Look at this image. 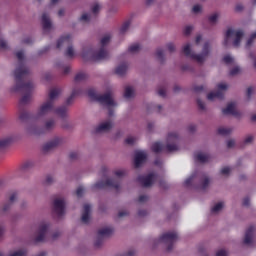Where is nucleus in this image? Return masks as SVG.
Listing matches in <instances>:
<instances>
[{
    "instance_id": "f257e3e1",
    "label": "nucleus",
    "mask_w": 256,
    "mask_h": 256,
    "mask_svg": "<svg viewBox=\"0 0 256 256\" xmlns=\"http://www.w3.org/2000/svg\"><path fill=\"white\" fill-rule=\"evenodd\" d=\"M61 95V89L54 88L49 92V99L44 102L35 116L31 115L27 111H21L19 114L20 121H29V119H41L44 115H48V113H53V111L59 117H66L67 115V107L61 106L55 109V100Z\"/></svg>"
},
{
    "instance_id": "f03ea898",
    "label": "nucleus",
    "mask_w": 256,
    "mask_h": 256,
    "mask_svg": "<svg viewBox=\"0 0 256 256\" xmlns=\"http://www.w3.org/2000/svg\"><path fill=\"white\" fill-rule=\"evenodd\" d=\"M16 57L20 63V66L14 71V79L16 81V85L13 91H26V95H24L20 100V105H27L31 101V91H33V82L25 83L23 79L25 76L29 75V68L23 66V60L25 56L23 51H18L16 53Z\"/></svg>"
},
{
    "instance_id": "7ed1b4c3",
    "label": "nucleus",
    "mask_w": 256,
    "mask_h": 256,
    "mask_svg": "<svg viewBox=\"0 0 256 256\" xmlns=\"http://www.w3.org/2000/svg\"><path fill=\"white\" fill-rule=\"evenodd\" d=\"M109 41H111V36H104L100 41V49L96 52H93L92 50L83 52V59H87V57H89L90 61H107V59H109V52L107 51V48H105V46L109 43Z\"/></svg>"
},
{
    "instance_id": "20e7f679",
    "label": "nucleus",
    "mask_w": 256,
    "mask_h": 256,
    "mask_svg": "<svg viewBox=\"0 0 256 256\" xmlns=\"http://www.w3.org/2000/svg\"><path fill=\"white\" fill-rule=\"evenodd\" d=\"M209 49L210 45L209 42H206L203 46L202 53L201 54H195L191 51V45L186 44L183 47L182 52L186 57H190V59H193L194 61H197V63H203L205 61V58L209 56Z\"/></svg>"
},
{
    "instance_id": "39448f33",
    "label": "nucleus",
    "mask_w": 256,
    "mask_h": 256,
    "mask_svg": "<svg viewBox=\"0 0 256 256\" xmlns=\"http://www.w3.org/2000/svg\"><path fill=\"white\" fill-rule=\"evenodd\" d=\"M88 97L91 99V101H97L100 103V105H105L106 107H115V101L113 100L110 92L99 95L97 92H95V89L91 88L88 90Z\"/></svg>"
},
{
    "instance_id": "423d86ee",
    "label": "nucleus",
    "mask_w": 256,
    "mask_h": 256,
    "mask_svg": "<svg viewBox=\"0 0 256 256\" xmlns=\"http://www.w3.org/2000/svg\"><path fill=\"white\" fill-rule=\"evenodd\" d=\"M233 35H235V39L233 41L234 47H239V45H241V39H243V35H244L243 30L235 31L229 28L225 34V39L223 43L224 47H227V45H229V38L233 37Z\"/></svg>"
},
{
    "instance_id": "0eeeda50",
    "label": "nucleus",
    "mask_w": 256,
    "mask_h": 256,
    "mask_svg": "<svg viewBox=\"0 0 256 256\" xmlns=\"http://www.w3.org/2000/svg\"><path fill=\"white\" fill-rule=\"evenodd\" d=\"M72 38H71V34H67L65 36H62L58 42H57V49H61V47H63V45H69L67 50H66V57H74L75 56V51L73 50V46L71 45L72 43Z\"/></svg>"
},
{
    "instance_id": "6e6552de",
    "label": "nucleus",
    "mask_w": 256,
    "mask_h": 256,
    "mask_svg": "<svg viewBox=\"0 0 256 256\" xmlns=\"http://www.w3.org/2000/svg\"><path fill=\"white\" fill-rule=\"evenodd\" d=\"M177 239V232H167L160 236L159 241L168 245L167 251H173V245H175V241H177Z\"/></svg>"
},
{
    "instance_id": "1a4fd4ad",
    "label": "nucleus",
    "mask_w": 256,
    "mask_h": 256,
    "mask_svg": "<svg viewBox=\"0 0 256 256\" xmlns=\"http://www.w3.org/2000/svg\"><path fill=\"white\" fill-rule=\"evenodd\" d=\"M152 151L154 153H161L162 151H164L165 153H172V151H179V146H177L176 144H167L165 146L161 142H155L152 145Z\"/></svg>"
},
{
    "instance_id": "9d476101",
    "label": "nucleus",
    "mask_w": 256,
    "mask_h": 256,
    "mask_svg": "<svg viewBox=\"0 0 256 256\" xmlns=\"http://www.w3.org/2000/svg\"><path fill=\"white\" fill-rule=\"evenodd\" d=\"M105 187H112L113 189L119 191L121 183L118 179H107L106 181H99L94 185L95 189H105Z\"/></svg>"
},
{
    "instance_id": "9b49d317",
    "label": "nucleus",
    "mask_w": 256,
    "mask_h": 256,
    "mask_svg": "<svg viewBox=\"0 0 256 256\" xmlns=\"http://www.w3.org/2000/svg\"><path fill=\"white\" fill-rule=\"evenodd\" d=\"M113 234V228L107 227L98 230V237L94 243V247L99 248L103 245V237H110Z\"/></svg>"
},
{
    "instance_id": "f8f14e48",
    "label": "nucleus",
    "mask_w": 256,
    "mask_h": 256,
    "mask_svg": "<svg viewBox=\"0 0 256 256\" xmlns=\"http://www.w3.org/2000/svg\"><path fill=\"white\" fill-rule=\"evenodd\" d=\"M217 91L216 92H210L207 95L208 101H213V99H223L225 97V94H223V91H226L227 84L220 83L217 85Z\"/></svg>"
},
{
    "instance_id": "ddd939ff",
    "label": "nucleus",
    "mask_w": 256,
    "mask_h": 256,
    "mask_svg": "<svg viewBox=\"0 0 256 256\" xmlns=\"http://www.w3.org/2000/svg\"><path fill=\"white\" fill-rule=\"evenodd\" d=\"M155 179H157V176L153 173H150L146 176H138L137 181L140 183V185H142V187H151V185H153L155 182Z\"/></svg>"
},
{
    "instance_id": "4468645a",
    "label": "nucleus",
    "mask_w": 256,
    "mask_h": 256,
    "mask_svg": "<svg viewBox=\"0 0 256 256\" xmlns=\"http://www.w3.org/2000/svg\"><path fill=\"white\" fill-rule=\"evenodd\" d=\"M53 205L56 215H58V217H63V215H65V200L55 199Z\"/></svg>"
},
{
    "instance_id": "2eb2a0df",
    "label": "nucleus",
    "mask_w": 256,
    "mask_h": 256,
    "mask_svg": "<svg viewBox=\"0 0 256 256\" xmlns=\"http://www.w3.org/2000/svg\"><path fill=\"white\" fill-rule=\"evenodd\" d=\"M147 161V154L145 152H136L134 157V166L136 169H139L143 163Z\"/></svg>"
},
{
    "instance_id": "dca6fc26",
    "label": "nucleus",
    "mask_w": 256,
    "mask_h": 256,
    "mask_svg": "<svg viewBox=\"0 0 256 256\" xmlns=\"http://www.w3.org/2000/svg\"><path fill=\"white\" fill-rule=\"evenodd\" d=\"M59 145H61V139L55 138L54 140L44 144L42 150L44 153H49V151H52V149H55V147H59Z\"/></svg>"
},
{
    "instance_id": "f3484780",
    "label": "nucleus",
    "mask_w": 256,
    "mask_h": 256,
    "mask_svg": "<svg viewBox=\"0 0 256 256\" xmlns=\"http://www.w3.org/2000/svg\"><path fill=\"white\" fill-rule=\"evenodd\" d=\"M47 229H49V224H41L39 227V234L35 238L36 243H43L45 241V235L47 234Z\"/></svg>"
},
{
    "instance_id": "a211bd4d",
    "label": "nucleus",
    "mask_w": 256,
    "mask_h": 256,
    "mask_svg": "<svg viewBox=\"0 0 256 256\" xmlns=\"http://www.w3.org/2000/svg\"><path fill=\"white\" fill-rule=\"evenodd\" d=\"M90 219H91V205L85 204L83 207L81 221H82V223L87 225V223H89Z\"/></svg>"
},
{
    "instance_id": "6ab92c4d",
    "label": "nucleus",
    "mask_w": 256,
    "mask_h": 256,
    "mask_svg": "<svg viewBox=\"0 0 256 256\" xmlns=\"http://www.w3.org/2000/svg\"><path fill=\"white\" fill-rule=\"evenodd\" d=\"M15 201H17V192H10L8 203L3 206L2 213H7Z\"/></svg>"
},
{
    "instance_id": "aec40b11",
    "label": "nucleus",
    "mask_w": 256,
    "mask_h": 256,
    "mask_svg": "<svg viewBox=\"0 0 256 256\" xmlns=\"http://www.w3.org/2000/svg\"><path fill=\"white\" fill-rule=\"evenodd\" d=\"M223 115H233L234 117L239 116V112L235 109V103H230L226 108L222 109Z\"/></svg>"
},
{
    "instance_id": "412c9836",
    "label": "nucleus",
    "mask_w": 256,
    "mask_h": 256,
    "mask_svg": "<svg viewBox=\"0 0 256 256\" xmlns=\"http://www.w3.org/2000/svg\"><path fill=\"white\" fill-rule=\"evenodd\" d=\"M42 27H43V31L44 33H47V31H51V19H49V14L47 13H43L42 14Z\"/></svg>"
},
{
    "instance_id": "4be33fe9",
    "label": "nucleus",
    "mask_w": 256,
    "mask_h": 256,
    "mask_svg": "<svg viewBox=\"0 0 256 256\" xmlns=\"http://www.w3.org/2000/svg\"><path fill=\"white\" fill-rule=\"evenodd\" d=\"M253 233H255V226H250L245 233L244 245H250L253 242Z\"/></svg>"
},
{
    "instance_id": "5701e85b",
    "label": "nucleus",
    "mask_w": 256,
    "mask_h": 256,
    "mask_svg": "<svg viewBox=\"0 0 256 256\" xmlns=\"http://www.w3.org/2000/svg\"><path fill=\"white\" fill-rule=\"evenodd\" d=\"M113 129V123L111 121H106L96 127V133H103L105 131H111Z\"/></svg>"
},
{
    "instance_id": "b1692460",
    "label": "nucleus",
    "mask_w": 256,
    "mask_h": 256,
    "mask_svg": "<svg viewBox=\"0 0 256 256\" xmlns=\"http://www.w3.org/2000/svg\"><path fill=\"white\" fill-rule=\"evenodd\" d=\"M195 161H198L199 163H207L209 161L210 156L209 154H203L201 152H198L194 155Z\"/></svg>"
},
{
    "instance_id": "393cba45",
    "label": "nucleus",
    "mask_w": 256,
    "mask_h": 256,
    "mask_svg": "<svg viewBox=\"0 0 256 256\" xmlns=\"http://www.w3.org/2000/svg\"><path fill=\"white\" fill-rule=\"evenodd\" d=\"M127 63H123V64H120L116 69H115V74L116 75H120V76H123L125 75V73H127Z\"/></svg>"
},
{
    "instance_id": "a878e982",
    "label": "nucleus",
    "mask_w": 256,
    "mask_h": 256,
    "mask_svg": "<svg viewBox=\"0 0 256 256\" xmlns=\"http://www.w3.org/2000/svg\"><path fill=\"white\" fill-rule=\"evenodd\" d=\"M81 93H82L81 90L74 89L72 91L71 95L67 98L66 105H71V103H73V99H75V97H77V95H81Z\"/></svg>"
},
{
    "instance_id": "bb28decb",
    "label": "nucleus",
    "mask_w": 256,
    "mask_h": 256,
    "mask_svg": "<svg viewBox=\"0 0 256 256\" xmlns=\"http://www.w3.org/2000/svg\"><path fill=\"white\" fill-rule=\"evenodd\" d=\"M13 143V138L8 137L0 140V149H5L9 147Z\"/></svg>"
},
{
    "instance_id": "cd10ccee",
    "label": "nucleus",
    "mask_w": 256,
    "mask_h": 256,
    "mask_svg": "<svg viewBox=\"0 0 256 256\" xmlns=\"http://www.w3.org/2000/svg\"><path fill=\"white\" fill-rule=\"evenodd\" d=\"M55 127V120H48L45 123L44 129L42 132H39L38 134L41 135V133H45V131H51Z\"/></svg>"
},
{
    "instance_id": "c85d7f7f",
    "label": "nucleus",
    "mask_w": 256,
    "mask_h": 256,
    "mask_svg": "<svg viewBox=\"0 0 256 256\" xmlns=\"http://www.w3.org/2000/svg\"><path fill=\"white\" fill-rule=\"evenodd\" d=\"M134 93L135 92L133 91V88L131 86L126 87L125 92H124L125 99H131V97H133Z\"/></svg>"
},
{
    "instance_id": "c756f323",
    "label": "nucleus",
    "mask_w": 256,
    "mask_h": 256,
    "mask_svg": "<svg viewBox=\"0 0 256 256\" xmlns=\"http://www.w3.org/2000/svg\"><path fill=\"white\" fill-rule=\"evenodd\" d=\"M85 79H87V74L80 72V73L76 74L74 81L76 83H79L80 81H85Z\"/></svg>"
},
{
    "instance_id": "7c9ffc66",
    "label": "nucleus",
    "mask_w": 256,
    "mask_h": 256,
    "mask_svg": "<svg viewBox=\"0 0 256 256\" xmlns=\"http://www.w3.org/2000/svg\"><path fill=\"white\" fill-rule=\"evenodd\" d=\"M156 57H157V59H159V61H161V63H163L165 61V54L163 52V49L158 48L156 50Z\"/></svg>"
},
{
    "instance_id": "2f4dec72",
    "label": "nucleus",
    "mask_w": 256,
    "mask_h": 256,
    "mask_svg": "<svg viewBox=\"0 0 256 256\" xmlns=\"http://www.w3.org/2000/svg\"><path fill=\"white\" fill-rule=\"evenodd\" d=\"M231 131H233L231 128L221 127V128H218L217 133H218V135H229V134H231Z\"/></svg>"
},
{
    "instance_id": "473e14b6",
    "label": "nucleus",
    "mask_w": 256,
    "mask_h": 256,
    "mask_svg": "<svg viewBox=\"0 0 256 256\" xmlns=\"http://www.w3.org/2000/svg\"><path fill=\"white\" fill-rule=\"evenodd\" d=\"M129 27H131V20H127L126 22H124L120 28V33H125Z\"/></svg>"
},
{
    "instance_id": "72a5a7b5",
    "label": "nucleus",
    "mask_w": 256,
    "mask_h": 256,
    "mask_svg": "<svg viewBox=\"0 0 256 256\" xmlns=\"http://www.w3.org/2000/svg\"><path fill=\"white\" fill-rule=\"evenodd\" d=\"M141 49V46L139 44H133L129 46L128 53H137Z\"/></svg>"
},
{
    "instance_id": "f704fd0d",
    "label": "nucleus",
    "mask_w": 256,
    "mask_h": 256,
    "mask_svg": "<svg viewBox=\"0 0 256 256\" xmlns=\"http://www.w3.org/2000/svg\"><path fill=\"white\" fill-rule=\"evenodd\" d=\"M221 209H223V202L217 203V204L211 209V212H212V213H219V211H221Z\"/></svg>"
},
{
    "instance_id": "c9c22d12",
    "label": "nucleus",
    "mask_w": 256,
    "mask_h": 256,
    "mask_svg": "<svg viewBox=\"0 0 256 256\" xmlns=\"http://www.w3.org/2000/svg\"><path fill=\"white\" fill-rule=\"evenodd\" d=\"M179 139V134L177 132H171L168 134V141H177Z\"/></svg>"
},
{
    "instance_id": "e433bc0d",
    "label": "nucleus",
    "mask_w": 256,
    "mask_h": 256,
    "mask_svg": "<svg viewBox=\"0 0 256 256\" xmlns=\"http://www.w3.org/2000/svg\"><path fill=\"white\" fill-rule=\"evenodd\" d=\"M256 39V32L253 33L250 38L248 39L247 43H246V47H251V45H253V41Z\"/></svg>"
},
{
    "instance_id": "4c0bfd02",
    "label": "nucleus",
    "mask_w": 256,
    "mask_h": 256,
    "mask_svg": "<svg viewBox=\"0 0 256 256\" xmlns=\"http://www.w3.org/2000/svg\"><path fill=\"white\" fill-rule=\"evenodd\" d=\"M10 256H27V252L25 250H18L10 254Z\"/></svg>"
},
{
    "instance_id": "58836bf2",
    "label": "nucleus",
    "mask_w": 256,
    "mask_h": 256,
    "mask_svg": "<svg viewBox=\"0 0 256 256\" xmlns=\"http://www.w3.org/2000/svg\"><path fill=\"white\" fill-rule=\"evenodd\" d=\"M31 167H33V162L28 161V162L23 164L22 169H23V171H27V169H31Z\"/></svg>"
},
{
    "instance_id": "ea45409f",
    "label": "nucleus",
    "mask_w": 256,
    "mask_h": 256,
    "mask_svg": "<svg viewBox=\"0 0 256 256\" xmlns=\"http://www.w3.org/2000/svg\"><path fill=\"white\" fill-rule=\"evenodd\" d=\"M83 193H85V189L83 188V186L78 187L76 190L77 197H83Z\"/></svg>"
},
{
    "instance_id": "a19ab883",
    "label": "nucleus",
    "mask_w": 256,
    "mask_h": 256,
    "mask_svg": "<svg viewBox=\"0 0 256 256\" xmlns=\"http://www.w3.org/2000/svg\"><path fill=\"white\" fill-rule=\"evenodd\" d=\"M197 105L201 111H205V102L204 101H202L201 99H197Z\"/></svg>"
},
{
    "instance_id": "79ce46f5",
    "label": "nucleus",
    "mask_w": 256,
    "mask_h": 256,
    "mask_svg": "<svg viewBox=\"0 0 256 256\" xmlns=\"http://www.w3.org/2000/svg\"><path fill=\"white\" fill-rule=\"evenodd\" d=\"M149 200V196H147V195H141V196H139V198H138V203H146V201H148Z\"/></svg>"
},
{
    "instance_id": "37998d69",
    "label": "nucleus",
    "mask_w": 256,
    "mask_h": 256,
    "mask_svg": "<svg viewBox=\"0 0 256 256\" xmlns=\"http://www.w3.org/2000/svg\"><path fill=\"white\" fill-rule=\"evenodd\" d=\"M220 173H221V175H229V173H231V168L226 166L221 169Z\"/></svg>"
},
{
    "instance_id": "c03bdc74",
    "label": "nucleus",
    "mask_w": 256,
    "mask_h": 256,
    "mask_svg": "<svg viewBox=\"0 0 256 256\" xmlns=\"http://www.w3.org/2000/svg\"><path fill=\"white\" fill-rule=\"evenodd\" d=\"M191 31H193V26H186L184 28V35H186V36L191 35Z\"/></svg>"
},
{
    "instance_id": "a18cd8bd",
    "label": "nucleus",
    "mask_w": 256,
    "mask_h": 256,
    "mask_svg": "<svg viewBox=\"0 0 256 256\" xmlns=\"http://www.w3.org/2000/svg\"><path fill=\"white\" fill-rule=\"evenodd\" d=\"M218 17H219V15H218L217 13L212 14V15L209 17V22H210V23H216Z\"/></svg>"
},
{
    "instance_id": "49530a36",
    "label": "nucleus",
    "mask_w": 256,
    "mask_h": 256,
    "mask_svg": "<svg viewBox=\"0 0 256 256\" xmlns=\"http://www.w3.org/2000/svg\"><path fill=\"white\" fill-rule=\"evenodd\" d=\"M224 63H226V65H229L232 61H233V57H231L230 55H226L223 58Z\"/></svg>"
},
{
    "instance_id": "de8ad7c7",
    "label": "nucleus",
    "mask_w": 256,
    "mask_h": 256,
    "mask_svg": "<svg viewBox=\"0 0 256 256\" xmlns=\"http://www.w3.org/2000/svg\"><path fill=\"white\" fill-rule=\"evenodd\" d=\"M209 187V179L207 177L202 181V189H207Z\"/></svg>"
},
{
    "instance_id": "09e8293b",
    "label": "nucleus",
    "mask_w": 256,
    "mask_h": 256,
    "mask_svg": "<svg viewBox=\"0 0 256 256\" xmlns=\"http://www.w3.org/2000/svg\"><path fill=\"white\" fill-rule=\"evenodd\" d=\"M241 71L239 67H234L232 70H230V75H238V73Z\"/></svg>"
},
{
    "instance_id": "8fccbe9b",
    "label": "nucleus",
    "mask_w": 256,
    "mask_h": 256,
    "mask_svg": "<svg viewBox=\"0 0 256 256\" xmlns=\"http://www.w3.org/2000/svg\"><path fill=\"white\" fill-rule=\"evenodd\" d=\"M193 13H201V5L196 4L192 8Z\"/></svg>"
},
{
    "instance_id": "3c124183",
    "label": "nucleus",
    "mask_w": 256,
    "mask_h": 256,
    "mask_svg": "<svg viewBox=\"0 0 256 256\" xmlns=\"http://www.w3.org/2000/svg\"><path fill=\"white\" fill-rule=\"evenodd\" d=\"M158 95H159L160 97H166L167 91L165 90V88H160V89L158 90Z\"/></svg>"
},
{
    "instance_id": "603ef678",
    "label": "nucleus",
    "mask_w": 256,
    "mask_h": 256,
    "mask_svg": "<svg viewBox=\"0 0 256 256\" xmlns=\"http://www.w3.org/2000/svg\"><path fill=\"white\" fill-rule=\"evenodd\" d=\"M99 9H101V7L99 6V4H96L92 7V13H94V15H97V13H99Z\"/></svg>"
},
{
    "instance_id": "864d4df0",
    "label": "nucleus",
    "mask_w": 256,
    "mask_h": 256,
    "mask_svg": "<svg viewBox=\"0 0 256 256\" xmlns=\"http://www.w3.org/2000/svg\"><path fill=\"white\" fill-rule=\"evenodd\" d=\"M125 143H126L127 145H133V143H135V138H133V137H128V138H126Z\"/></svg>"
},
{
    "instance_id": "5fc2aeb1",
    "label": "nucleus",
    "mask_w": 256,
    "mask_h": 256,
    "mask_svg": "<svg viewBox=\"0 0 256 256\" xmlns=\"http://www.w3.org/2000/svg\"><path fill=\"white\" fill-rule=\"evenodd\" d=\"M167 49H168V51H170V53H173V51H175V44L168 43L167 44Z\"/></svg>"
},
{
    "instance_id": "6e6d98bb",
    "label": "nucleus",
    "mask_w": 256,
    "mask_h": 256,
    "mask_svg": "<svg viewBox=\"0 0 256 256\" xmlns=\"http://www.w3.org/2000/svg\"><path fill=\"white\" fill-rule=\"evenodd\" d=\"M249 203H251V200L249 199V197H246L243 199L242 205L244 207H249Z\"/></svg>"
},
{
    "instance_id": "4d7b16f0",
    "label": "nucleus",
    "mask_w": 256,
    "mask_h": 256,
    "mask_svg": "<svg viewBox=\"0 0 256 256\" xmlns=\"http://www.w3.org/2000/svg\"><path fill=\"white\" fill-rule=\"evenodd\" d=\"M69 157H70V159L73 161V160L77 159V157H79V153H77V152H71V153L69 154Z\"/></svg>"
},
{
    "instance_id": "13d9d810",
    "label": "nucleus",
    "mask_w": 256,
    "mask_h": 256,
    "mask_svg": "<svg viewBox=\"0 0 256 256\" xmlns=\"http://www.w3.org/2000/svg\"><path fill=\"white\" fill-rule=\"evenodd\" d=\"M0 49H7V42L3 39H0Z\"/></svg>"
},
{
    "instance_id": "bf43d9fd",
    "label": "nucleus",
    "mask_w": 256,
    "mask_h": 256,
    "mask_svg": "<svg viewBox=\"0 0 256 256\" xmlns=\"http://www.w3.org/2000/svg\"><path fill=\"white\" fill-rule=\"evenodd\" d=\"M114 175H116V177H123V175H125V171L117 170L114 172Z\"/></svg>"
},
{
    "instance_id": "052dcab7",
    "label": "nucleus",
    "mask_w": 256,
    "mask_h": 256,
    "mask_svg": "<svg viewBox=\"0 0 256 256\" xmlns=\"http://www.w3.org/2000/svg\"><path fill=\"white\" fill-rule=\"evenodd\" d=\"M253 142V136L249 135L246 137V139L244 140L245 145L252 143Z\"/></svg>"
},
{
    "instance_id": "680f3d73",
    "label": "nucleus",
    "mask_w": 256,
    "mask_h": 256,
    "mask_svg": "<svg viewBox=\"0 0 256 256\" xmlns=\"http://www.w3.org/2000/svg\"><path fill=\"white\" fill-rule=\"evenodd\" d=\"M227 147H228V149L235 147V140H228Z\"/></svg>"
},
{
    "instance_id": "e2e57ef3",
    "label": "nucleus",
    "mask_w": 256,
    "mask_h": 256,
    "mask_svg": "<svg viewBox=\"0 0 256 256\" xmlns=\"http://www.w3.org/2000/svg\"><path fill=\"white\" fill-rule=\"evenodd\" d=\"M248 99H251V95H253V87H249L247 89V93H246Z\"/></svg>"
},
{
    "instance_id": "0e129e2a",
    "label": "nucleus",
    "mask_w": 256,
    "mask_h": 256,
    "mask_svg": "<svg viewBox=\"0 0 256 256\" xmlns=\"http://www.w3.org/2000/svg\"><path fill=\"white\" fill-rule=\"evenodd\" d=\"M89 14L85 13L81 16L80 21H89Z\"/></svg>"
},
{
    "instance_id": "69168bd1",
    "label": "nucleus",
    "mask_w": 256,
    "mask_h": 256,
    "mask_svg": "<svg viewBox=\"0 0 256 256\" xmlns=\"http://www.w3.org/2000/svg\"><path fill=\"white\" fill-rule=\"evenodd\" d=\"M52 181H53V176L48 175V176L46 177L45 183H46V185H51V182H52Z\"/></svg>"
},
{
    "instance_id": "338daca9",
    "label": "nucleus",
    "mask_w": 256,
    "mask_h": 256,
    "mask_svg": "<svg viewBox=\"0 0 256 256\" xmlns=\"http://www.w3.org/2000/svg\"><path fill=\"white\" fill-rule=\"evenodd\" d=\"M216 256H227V251L219 250L218 252H216Z\"/></svg>"
},
{
    "instance_id": "774afa93",
    "label": "nucleus",
    "mask_w": 256,
    "mask_h": 256,
    "mask_svg": "<svg viewBox=\"0 0 256 256\" xmlns=\"http://www.w3.org/2000/svg\"><path fill=\"white\" fill-rule=\"evenodd\" d=\"M243 10V6L241 4H238L236 7H235V11H237L238 13L241 12Z\"/></svg>"
}]
</instances>
